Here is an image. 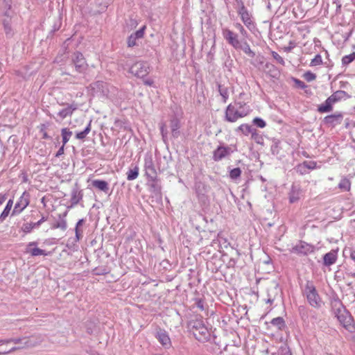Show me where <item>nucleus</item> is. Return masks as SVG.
<instances>
[{"label": "nucleus", "mask_w": 355, "mask_h": 355, "mask_svg": "<svg viewBox=\"0 0 355 355\" xmlns=\"http://www.w3.org/2000/svg\"><path fill=\"white\" fill-rule=\"evenodd\" d=\"M92 185L101 191H103L105 192V193H107L108 191H109V184L108 183L105 181V180H94L92 181Z\"/></svg>", "instance_id": "22"}, {"label": "nucleus", "mask_w": 355, "mask_h": 355, "mask_svg": "<svg viewBox=\"0 0 355 355\" xmlns=\"http://www.w3.org/2000/svg\"><path fill=\"white\" fill-rule=\"evenodd\" d=\"M78 109V106L76 104H70L68 105L67 107L62 109L60 110L58 115L62 119H64L68 116L72 115L73 111L76 110Z\"/></svg>", "instance_id": "21"}, {"label": "nucleus", "mask_w": 355, "mask_h": 355, "mask_svg": "<svg viewBox=\"0 0 355 355\" xmlns=\"http://www.w3.org/2000/svg\"><path fill=\"white\" fill-rule=\"evenodd\" d=\"M180 123L176 119H173L171 121V130L173 137L177 138L180 135L179 132Z\"/></svg>", "instance_id": "33"}, {"label": "nucleus", "mask_w": 355, "mask_h": 355, "mask_svg": "<svg viewBox=\"0 0 355 355\" xmlns=\"http://www.w3.org/2000/svg\"><path fill=\"white\" fill-rule=\"evenodd\" d=\"M354 60H355V52H353L352 53L349 55H347L343 57L342 58V64L343 65H348L351 62H352Z\"/></svg>", "instance_id": "43"}, {"label": "nucleus", "mask_w": 355, "mask_h": 355, "mask_svg": "<svg viewBox=\"0 0 355 355\" xmlns=\"http://www.w3.org/2000/svg\"><path fill=\"white\" fill-rule=\"evenodd\" d=\"M61 135L62 138V144L65 146V144L69 141L70 137L72 135V132L70 131L68 128H64L61 130Z\"/></svg>", "instance_id": "39"}, {"label": "nucleus", "mask_w": 355, "mask_h": 355, "mask_svg": "<svg viewBox=\"0 0 355 355\" xmlns=\"http://www.w3.org/2000/svg\"><path fill=\"white\" fill-rule=\"evenodd\" d=\"M64 146H63V145H62V146L59 148V150H58V152H57V153H56V155H55V157H58L61 156L62 155H63V154H64Z\"/></svg>", "instance_id": "57"}, {"label": "nucleus", "mask_w": 355, "mask_h": 355, "mask_svg": "<svg viewBox=\"0 0 355 355\" xmlns=\"http://www.w3.org/2000/svg\"><path fill=\"white\" fill-rule=\"evenodd\" d=\"M12 18L5 17L3 19V26L5 33L8 37H11L14 35V31L12 28Z\"/></svg>", "instance_id": "23"}, {"label": "nucleus", "mask_w": 355, "mask_h": 355, "mask_svg": "<svg viewBox=\"0 0 355 355\" xmlns=\"http://www.w3.org/2000/svg\"><path fill=\"white\" fill-rule=\"evenodd\" d=\"M85 223V220L83 218L80 219L76 225L75 227V233H76V241H80L83 237V230H80V227Z\"/></svg>", "instance_id": "36"}, {"label": "nucleus", "mask_w": 355, "mask_h": 355, "mask_svg": "<svg viewBox=\"0 0 355 355\" xmlns=\"http://www.w3.org/2000/svg\"><path fill=\"white\" fill-rule=\"evenodd\" d=\"M338 188L343 191H349L351 188V182L349 179L344 178L338 184Z\"/></svg>", "instance_id": "37"}, {"label": "nucleus", "mask_w": 355, "mask_h": 355, "mask_svg": "<svg viewBox=\"0 0 355 355\" xmlns=\"http://www.w3.org/2000/svg\"><path fill=\"white\" fill-rule=\"evenodd\" d=\"M139 170L137 166H135L133 168L129 169L127 172V180L131 181L137 179L139 175Z\"/></svg>", "instance_id": "38"}, {"label": "nucleus", "mask_w": 355, "mask_h": 355, "mask_svg": "<svg viewBox=\"0 0 355 355\" xmlns=\"http://www.w3.org/2000/svg\"><path fill=\"white\" fill-rule=\"evenodd\" d=\"M222 35L223 38L230 46L236 50H238V47H239V45L241 44V42L239 40L238 34L227 28H223L222 29Z\"/></svg>", "instance_id": "8"}, {"label": "nucleus", "mask_w": 355, "mask_h": 355, "mask_svg": "<svg viewBox=\"0 0 355 355\" xmlns=\"http://www.w3.org/2000/svg\"><path fill=\"white\" fill-rule=\"evenodd\" d=\"M322 64V56L320 54H317L314 58H313L310 62L311 67H315Z\"/></svg>", "instance_id": "45"}, {"label": "nucleus", "mask_w": 355, "mask_h": 355, "mask_svg": "<svg viewBox=\"0 0 355 355\" xmlns=\"http://www.w3.org/2000/svg\"><path fill=\"white\" fill-rule=\"evenodd\" d=\"M91 86L94 90H96V92H99L103 95L107 94V83L102 81H97L93 83Z\"/></svg>", "instance_id": "26"}, {"label": "nucleus", "mask_w": 355, "mask_h": 355, "mask_svg": "<svg viewBox=\"0 0 355 355\" xmlns=\"http://www.w3.org/2000/svg\"><path fill=\"white\" fill-rule=\"evenodd\" d=\"M36 245V242H30L26 246L25 252L30 254L33 257L48 255V253L45 250L37 248Z\"/></svg>", "instance_id": "17"}, {"label": "nucleus", "mask_w": 355, "mask_h": 355, "mask_svg": "<svg viewBox=\"0 0 355 355\" xmlns=\"http://www.w3.org/2000/svg\"><path fill=\"white\" fill-rule=\"evenodd\" d=\"M46 220L47 218L46 217L42 216L37 223H24L21 227V230L25 233H30L33 229L39 227L40 225Z\"/></svg>", "instance_id": "20"}, {"label": "nucleus", "mask_w": 355, "mask_h": 355, "mask_svg": "<svg viewBox=\"0 0 355 355\" xmlns=\"http://www.w3.org/2000/svg\"><path fill=\"white\" fill-rule=\"evenodd\" d=\"M295 82L296 85H297L299 87H300V88H302V89H304V88H305V87H306V85L304 84V82H302V81H301V80H297V79H295Z\"/></svg>", "instance_id": "56"}, {"label": "nucleus", "mask_w": 355, "mask_h": 355, "mask_svg": "<svg viewBox=\"0 0 355 355\" xmlns=\"http://www.w3.org/2000/svg\"><path fill=\"white\" fill-rule=\"evenodd\" d=\"M237 12L241 17V21L244 25L250 31H252L256 28V24L252 15L249 12L243 3H241V6L237 10Z\"/></svg>", "instance_id": "5"}, {"label": "nucleus", "mask_w": 355, "mask_h": 355, "mask_svg": "<svg viewBox=\"0 0 355 355\" xmlns=\"http://www.w3.org/2000/svg\"><path fill=\"white\" fill-rule=\"evenodd\" d=\"M42 138L48 139H50L51 137L48 135V134L46 132H43V135H42Z\"/></svg>", "instance_id": "60"}, {"label": "nucleus", "mask_w": 355, "mask_h": 355, "mask_svg": "<svg viewBox=\"0 0 355 355\" xmlns=\"http://www.w3.org/2000/svg\"><path fill=\"white\" fill-rule=\"evenodd\" d=\"M195 306L202 311L207 309V306L202 299H196Z\"/></svg>", "instance_id": "46"}, {"label": "nucleus", "mask_w": 355, "mask_h": 355, "mask_svg": "<svg viewBox=\"0 0 355 355\" xmlns=\"http://www.w3.org/2000/svg\"><path fill=\"white\" fill-rule=\"evenodd\" d=\"M340 308H338L336 311V315L340 324L351 333L355 332V324L353 318L349 313L340 305Z\"/></svg>", "instance_id": "3"}, {"label": "nucleus", "mask_w": 355, "mask_h": 355, "mask_svg": "<svg viewBox=\"0 0 355 355\" xmlns=\"http://www.w3.org/2000/svg\"><path fill=\"white\" fill-rule=\"evenodd\" d=\"M82 191L78 189H73L71 191V207L76 205L83 199Z\"/></svg>", "instance_id": "25"}, {"label": "nucleus", "mask_w": 355, "mask_h": 355, "mask_svg": "<svg viewBox=\"0 0 355 355\" xmlns=\"http://www.w3.org/2000/svg\"><path fill=\"white\" fill-rule=\"evenodd\" d=\"M270 324L275 327L277 330H283L286 327L284 320L282 317L273 318L271 320Z\"/></svg>", "instance_id": "34"}, {"label": "nucleus", "mask_w": 355, "mask_h": 355, "mask_svg": "<svg viewBox=\"0 0 355 355\" xmlns=\"http://www.w3.org/2000/svg\"><path fill=\"white\" fill-rule=\"evenodd\" d=\"M234 105H236L239 114H242V118L247 116L251 111L250 107L244 103L235 102Z\"/></svg>", "instance_id": "28"}, {"label": "nucleus", "mask_w": 355, "mask_h": 355, "mask_svg": "<svg viewBox=\"0 0 355 355\" xmlns=\"http://www.w3.org/2000/svg\"><path fill=\"white\" fill-rule=\"evenodd\" d=\"M238 50L243 51L250 58H254L255 56V53L250 49V45L246 41L241 42V44L239 45V47H238Z\"/></svg>", "instance_id": "31"}, {"label": "nucleus", "mask_w": 355, "mask_h": 355, "mask_svg": "<svg viewBox=\"0 0 355 355\" xmlns=\"http://www.w3.org/2000/svg\"><path fill=\"white\" fill-rule=\"evenodd\" d=\"M282 355H292V354L289 350H288L285 352Z\"/></svg>", "instance_id": "64"}, {"label": "nucleus", "mask_w": 355, "mask_h": 355, "mask_svg": "<svg viewBox=\"0 0 355 355\" xmlns=\"http://www.w3.org/2000/svg\"><path fill=\"white\" fill-rule=\"evenodd\" d=\"M232 153L233 150L230 146L220 145L214 150L212 158L215 162H219L229 157Z\"/></svg>", "instance_id": "10"}, {"label": "nucleus", "mask_w": 355, "mask_h": 355, "mask_svg": "<svg viewBox=\"0 0 355 355\" xmlns=\"http://www.w3.org/2000/svg\"><path fill=\"white\" fill-rule=\"evenodd\" d=\"M301 196V189L296 187L293 186L289 193V201L291 203H295L297 202Z\"/></svg>", "instance_id": "24"}, {"label": "nucleus", "mask_w": 355, "mask_h": 355, "mask_svg": "<svg viewBox=\"0 0 355 355\" xmlns=\"http://www.w3.org/2000/svg\"><path fill=\"white\" fill-rule=\"evenodd\" d=\"M149 64L144 61H138L130 68V73L138 78H144L149 73Z\"/></svg>", "instance_id": "7"}, {"label": "nucleus", "mask_w": 355, "mask_h": 355, "mask_svg": "<svg viewBox=\"0 0 355 355\" xmlns=\"http://www.w3.org/2000/svg\"><path fill=\"white\" fill-rule=\"evenodd\" d=\"M343 118V114L340 113L328 115L324 117V123L329 126L334 127L342 123Z\"/></svg>", "instance_id": "16"}, {"label": "nucleus", "mask_w": 355, "mask_h": 355, "mask_svg": "<svg viewBox=\"0 0 355 355\" xmlns=\"http://www.w3.org/2000/svg\"><path fill=\"white\" fill-rule=\"evenodd\" d=\"M91 130V121L89 123V124L87 125V127L84 129L83 131L77 132L76 134V138L77 139H84L87 135L90 132Z\"/></svg>", "instance_id": "41"}, {"label": "nucleus", "mask_w": 355, "mask_h": 355, "mask_svg": "<svg viewBox=\"0 0 355 355\" xmlns=\"http://www.w3.org/2000/svg\"><path fill=\"white\" fill-rule=\"evenodd\" d=\"M145 174L149 181L155 182L157 180V174L154 165L152 155H147L144 158Z\"/></svg>", "instance_id": "6"}, {"label": "nucleus", "mask_w": 355, "mask_h": 355, "mask_svg": "<svg viewBox=\"0 0 355 355\" xmlns=\"http://www.w3.org/2000/svg\"><path fill=\"white\" fill-rule=\"evenodd\" d=\"M225 117L227 121L234 123L242 118V114H239L236 105L230 103L226 108Z\"/></svg>", "instance_id": "11"}, {"label": "nucleus", "mask_w": 355, "mask_h": 355, "mask_svg": "<svg viewBox=\"0 0 355 355\" xmlns=\"http://www.w3.org/2000/svg\"><path fill=\"white\" fill-rule=\"evenodd\" d=\"M254 125H257L259 128H263L266 127V122L261 118L256 117L252 121Z\"/></svg>", "instance_id": "48"}, {"label": "nucleus", "mask_w": 355, "mask_h": 355, "mask_svg": "<svg viewBox=\"0 0 355 355\" xmlns=\"http://www.w3.org/2000/svg\"><path fill=\"white\" fill-rule=\"evenodd\" d=\"M6 200V194H0V205H1Z\"/></svg>", "instance_id": "58"}, {"label": "nucleus", "mask_w": 355, "mask_h": 355, "mask_svg": "<svg viewBox=\"0 0 355 355\" xmlns=\"http://www.w3.org/2000/svg\"><path fill=\"white\" fill-rule=\"evenodd\" d=\"M334 103L327 98L324 103L318 107V111L320 113L329 112L333 110Z\"/></svg>", "instance_id": "29"}, {"label": "nucleus", "mask_w": 355, "mask_h": 355, "mask_svg": "<svg viewBox=\"0 0 355 355\" xmlns=\"http://www.w3.org/2000/svg\"><path fill=\"white\" fill-rule=\"evenodd\" d=\"M314 246L304 241H300L293 248V252L294 253L305 255L313 252L314 251Z\"/></svg>", "instance_id": "13"}, {"label": "nucleus", "mask_w": 355, "mask_h": 355, "mask_svg": "<svg viewBox=\"0 0 355 355\" xmlns=\"http://www.w3.org/2000/svg\"><path fill=\"white\" fill-rule=\"evenodd\" d=\"M95 271H96V272H95L96 275H102V274L107 273V272L105 270L103 272H101V270L97 271V269H96Z\"/></svg>", "instance_id": "62"}, {"label": "nucleus", "mask_w": 355, "mask_h": 355, "mask_svg": "<svg viewBox=\"0 0 355 355\" xmlns=\"http://www.w3.org/2000/svg\"><path fill=\"white\" fill-rule=\"evenodd\" d=\"M28 204L29 200L27 198L24 197V193L15 204L12 215L14 216L20 214L28 205Z\"/></svg>", "instance_id": "18"}, {"label": "nucleus", "mask_w": 355, "mask_h": 355, "mask_svg": "<svg viewBox=\"0 0 355 355\" xmlns=\"http://www.w3.org/2000/svg\"><path fill=\"white\" fill-rule=\"evenodd\" d=\"M241 175V170L240 168H235L230 171V177L232 180L238 179Z\"/></svg>", "instance_id": "44"}, {"label": "nucleus", "mask_w": 355, "mask_h": 355, "mask_svg": "<svg viewBox=\"0 0 355 355\" xmlns=\"http://www.w3.org/2000/svg\"><path fill=\"white\" fill-rule=\"evenodd\" d=\"M346 95L345 91L338 90L331 95L328 98L334 104L338 101L341 100Z\"/></svg>", "instance_id": "35"}, {"label": "nucleus", "mask_w": 355, "mask_h": 355, "mask_svg": "<svg viewBox=\"0 0 355 355\" xmlns=\"http://www.w3.org/2000/svg\"><path fill=\"white\" fill-rule=\"evenodd\" d=\"M304 293L306 296L307 300L311 306L317 308L321 306L322 301L313 283L310 282H308L306 283L304 289Z\"/></svg>", "instance_id": "4"}, {"label": "nucleus", "mask_w": 355, "mask_h": 355, "mask_svg": "<svg viewBox=\"0 0 355 355\" xmlns=\"http://www.w3.org/2000/svg\"><path fill=\"white\" fill-rule=\"evenodd\" d=\"M188 329L198 341L205 343L209 340L210 332L202 318L191 320L188 323Z\"/></svg>", "instance_id": "1"}, {"label": "nucleus", "mask_w": 355, "mask_h": 355, "mask_svg": "<svg viewBox=\"0 0 355 355\" xmlns=\"http://www.w3.org/2000/svg\"><path fill=\"white\" fill-rule=\"evenodd\" d=\"M52 229H60L63 231L66 230L67 228V220L64 218H61L60 220L55 223L52 227Z\"/></svg>", "instance_id": "42"}, {"label": "nucleus", "mask_w": 355, "mask_h": 355, "mask_svg": "<svg viewBox=\"0 0 355 355\" xmlns=\"http://www.w3.org/2000/svg\"><path fill=\"white\" fill-rule=\"evenodd\" d=\"M72 64L78 73H83L87 70V64L83 54L80 52L73 53L72 56Z\"/></svg>", "instance_id": "9"}, {"label": "nucleus", "mask_w": 355, "mask_h": 355, "mask_svg": "<svg viewBox=\"0 0 355 355\" xmlns=\"http://www.w3.org/2000/svg\"><path fill=\"white\" fill-rule=\"evenodd\" d=\"M95 271H96V272H95L96 275H102V274L107 273V272L105 270L103 272H101V270L97 271V269H96Z\"/></svg>", "instance_id": "61"}, {"label": "nucleus", "mask_w": 355, "mask_h": 355, "mask_svg": "<svg viewBox=\"0 0 355 355\" xmlns=\"http://www.w3.org/2000/svg\"><path fill=\"white\" fill-rule=\"evenodd\" d=\"M266 69H268L269 71L271 72V76L275 77L277 75L278 71H277L275 67L270 64V63H266L265 65Z\"/></svg>", "instance_id": "50"}, {"label": "nucleus", "mask_w": 355, "mask_h": 355, "mask_svg": "<svg viewBox=\"0 0 355 355\" xmlns=\"http://www.w3.org/2000/svg\"><path fill=\"white\" fill-rule=\"evenodd\" d=\"M303 164L306 166V169H314L316 167V162H304Z\"/></svg>", "instance_id": "53"}, {"label": "nucleus", "mask_w": 355, "mask_h": 355, "mask_svg": "<svg viewBox=\"0 0 355 355\" xmlns=\"http://www.w3.org/2000/svg\"><path fill=\"white\" fill-rule=\"evenodd\" d=\"M275 299L274 298H272V297H268L266 302L267 303H270V304H272L273 302H274Z\"/></svg>", "instance_id": "63"}, {"label": "nucleus", "mask_w": 355, "mask_h": 355, "mask_svg": "<svg viewBox=\"0 0 355 355\" xmlns=\"http://www.w3.org/2000/svg\"><path fill=\"white\" fill-rule=\"evenodd\" d=\"M26 338H10L0 340V355L12 353L25 346H29L28 340L23 342Z\"/></svg>", "instance_id": "2"}, {"label": "nucleus", "mask_w": 355, "mask_h": 355, "mask_svg": "<svg viewBox=\"0 0 355 355\" xmlns=\"http://www.w3.org/2000/svg\"><path fill=\"white\" fill-rule=\"evenodd\" d=\"M155 337L159 340L160 344L165 348H169L171 347V339L165 330L159 329L157 331Z\"/></svg>", "instance_id": "14"}, {"label": "nucleus", "mask_w": 355, "mask_h": 355, "mask_svg": "<svg viewBox=\"0 0 355 355\" xmlns=\"http://www.w3.org/2000/svg\"><path fill=\"white\" fill-rule=\"evenodd\" d=\"M303 77L307 82H311L315 80L316 75L312 73L311 71H309L304 73Z\"/></svg>", "instance_id": "47"}, {"label": "nucleus", "mask_w": 355, "mask_h": 355, "mask_svg": "<svg viewBox=\"0 0 355 355\" xmlns=\"http://www.w3.org/2000/svg\"><path fill=\"white\" fill-rule=\"evenodd\" d=\"M145 29L146 26H144L128 37L127 42L128 47L138 46V40L144 37Z\"/></svg>", "instance_id": "12"}, {"label": "nucleus", "mask_w": 355, "mask_h": 355, "mask_svg": "<svg viewBox=\"0 0 355 355\" xmlns=\"http://www.w3.org/2000/svg\"><path fill=\"white\" fill-rule=\"evenodd\" d=\"M239 130H241L245 135H252V138H254L255 135H257V130L253 128L248 124H242L239 127Z\"/></svg>", "instance_id": "27"}, {"label": "nucleus", "mask_w": 355, "mask_h": 355, "mask_svg": "<svg viewBox=\"0 0 355 355\" xmlns=\"http://www.w3.org/2000/svg\"><path fill=\"white\" fill-rule=\"evenodd\" d=\"M160 131H161V134H162L163 140L165 141L166 139V136H167V130H166V125L164 124H162L161 125Z\"/></svg>", "instance_id": "54"}, {"label": "nucleus", "mask_w": 355, "mask_h": 355, "mask_svg": "<svg viewBox=\"0 0 355 355\" xmlns=\"http://www.w3.org/2000/svg\"><path fill=\"white\" fill-rule=\"evenodd\" d=\"M12 205H13V200L12 199H10L8 201L3 211H2V213L0 215V223H3L6 220V217L10 214V211L12 207Z\"/></svg>", "instance_id": "30"}, {"label": "nucleus", "mask_w": 355, "mask_h": 355, "mask_svg": "<svg viewBox=\"0 0 355 355\" xmlns=\"http://www.w3.org/2000/svg\"><path fill=\"white\" fill-rule=\"evenodd\" d=\"M234 27L240 32L241 35L243 37L248 36V33L244 28V27L240 23H235L234 24Z\"/></svg>", "instance_id": "49"}, {"label": "nucleus", "mask_w": 355, "mask_h": 355, "mask_svg": "<svg viewBox=\"0 0 355 355\" xmlns=\"http://www.w3.org/2000/svg\"><path fill=\"white\" fill-rule=\"evenodd\" d=\"M218 92L220 93V95L223 98V101L224 103H226L227 100L229 98L228 89L226 87H225L220 84L218 85Z\"/></svg>", "instance_id": "40"}, {"label": "nucleus", "mask_w": 355, "mask_h": 355, "mask_svg": "<svg viewBox=\"0 0 355 355\" xmlns=\"http://www.w3.org/2000/svg\"><path fill=\"white\" fill-rule=\"evenodd\" d=\"M297 173H299L301 175L305 174L307 173V170L306 169V166L304 164H299L295 168Z\"/></svg>", "instance_id": "52"}, {"label": "nucleus", "mask_w": 355, "mask_h": 355, "mask_svg": "<svg viewBox=\"0 0 355 355\" xmlns=\"http://www.w3.org/2000/svg\"><path fill=\"white\" fill-rule=\"evenodd\" d=\"M272 55L275 60H277V62L282 65L285 64V62L282 57H281L277 52L272 51Z\"/></svg>", "instance_id": "51"}, {"label": "nucleus", "mask_w": 355, "mask_h": 355, "mask_svg": "<svg viewBox=\"0 0 355 355\" xmlns=\"http://www.w3.org/2000/svg\"><path fill=\"white\" fill-rule=\"evenodd\" d=\"M113 0H94L95 4L98 8V12H103L112 3Z\"/></svg>", "instance_id": "32"}, {"label": "nucleus", "mask_w": 355, "mask_h": 355, "mask_svg": "<svg viewBox=\"0 0 355 355\" xmlns=\"http://www.w3.org/2000/svg\"><path fill=\"white\" fill-rule=\"evenodd\" d=\"M350 258L355 261V250H351Z\"/></svg>", "instance_id": "59"}, {"label": "nucleus", "mask_w": 355, "mask_h": 355, "mask_svg": "<svg viewBox=\"0 0 355 355\" xmlns=\"http://www.w3.org/2000/svg\"><path fill=\"white\" fill-rule=\"evenodd\" d=\"M14 0H3L2 10L3 16L8 18H12L15 15Z\"/></svg>", "instance_id": "15"}, {"label": "nucleus", "mask_w": 355, "mask_h": 355, "mask_svg": "<svg viewBox=\"0 0 355 355\" xmlns=\"http://www.w3.org/2000/svg\"><path fill=\"white\" fill-rule=\"evenodd\" d=\"M338 258V250H331L323 257V263L326 266L334 264Z\"/></svg>", "instance_id": "19"}, {"label": "nucleus", "mask_w": 355, "mask_h": 355, "mask_svg": "<svg viewBox=\"0 0 355 355\" xmlns=\"http://www.w3.org/2000/svg\"><path fill=\"white\" fill-rule=\"evenodd\" d=\"M295 44L293 42H290L289 45L284 47V51L286 52H290L295 47Z\"/></svg>", "instance_id": "55"}]
</instances>
